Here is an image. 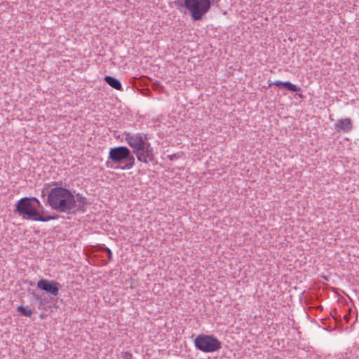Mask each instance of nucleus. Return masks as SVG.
Segmentation results:
<instances>
[{
  "label": "nucleus",
  "mask_w": 359,
  "mask_h": 359,
  "mask_svg": "<svg viewBox=\"0 0 359 359\" xmlns=\"http://www.w3.org/2000/svg\"><path fill=\"white\" fill-rule=\"evenodd\" d=\"M47 203L58 212L76 215L85 212L88 201L80 194H74L69 189L57 187L52 188L47 197Z\"/></svg>",
  "instance_id": "nucleus-1"
},
{
  "label": "nucleus",
  "mask_w": 359,
  "mask_h": 359,
  "mask_svg": "<svg viewBox=\"0 0 359 359\" xmlns=\"http://www.w3.org/2000/svg\"><path fill=\"white\" fill-rule=\"evenodd\" d=\"M14 212L24 219L48 222L57 219L55 215H43V207L35 197H24L15 205Z\"/></svg>",
  "instance_id": "nucleus-2"
},
{
  "label": "nucleus",
  "mask_w": 359,
  "mask_h": 359,
  "mask_svg": "<svg viewBox=\"0 0 359 359\" xmlns=\"http://www.w3.org/2000/svg\"><path fill=\"white\" fill-rule=\"evenodd\" d=\"M125 140L133 149L137 160L144 163L153 162L155 158L154 149L150 143L148 142L147 135H142L141 133L131 135L128 133L125 134Z\"/></svg>",
  "instance_id": "nucleus-3"
},
{
  "label": "nucleus",
  "mask_w": 359,
  "mask_h": 359,
  "mask_svg": "<svg viewBox=\"0 0 359 359\" xmlns=\"http://www.w3.org/2000/svg\"><path fill=\"white\" fill-rule=\"evenodd\" d=\"M212 2V0H176L174 3L178 7L186 8L193 21H199L210 11Z\"/></svg>",
  "instance_id": "nucleus-4"
},
{
  "label": "nucleus",
  "mask_w": 359,
  "mask_h": 359,
  "mask_svg": "<svg viewBox=\"0 0 359 359\" xmlns=\"http://www.w3.org/2000/svg\"><path fill=\"white\" fill-rule=\"evenodd\" d=\"M109 159L117 163L122 170H129L135 165V157L131 151L126 147L119 146L111 148Z\"/></svg>",
  "instance_id": "nucleus-5"
},
{
  "label": "nucleus",
  "mask_w": 359,
  "mask_h": 359,
  "mask_svg": "<svg viewBox=\"0 0 359 359\" xmlns=\"http://www.w3.org/2000/svg\"><path fill=\"white\" fill-rule=\"evenodd\" d=\"M195 347L204 353H212L222 348V343L214 335L201 334L194 339Z\"/></svg>",
  "instance_id": "nucleus-6"
},
{
  "label": "nucleus",
  "mask_w": 359,
  "mask_h": 359,
  "mask_svg": "<svg viewBox=\"0 0 359 359\" xmlns=\"http://www.w3.org/2000/svg\"><path fill=\"white\" fill-rule=\"evenodd\" d=\"M37 287L53 296H57L61 287L60 283L55 280L41 279L37 283Z\"/></svg>",
  "instance_id": "nucleus-7"
},
{
  "label": "nucleus",
  "mask_w": 359,
  "mask_h": 359,
  "mask_svg": "<svg viewBox=\"0 0 359 359\" xmlns=\"http://www.w3.org/2000/svg\"><path fill=\"white\" fill-rule=\"evenodd\" d=\"M334 128L337 132H349L353 128L352 121L349 118L339 119L334 124Z\"/></svg>",
  "instance_id": "nucleus-8"
},
{
  "label": "nucleus",
  "mask_w": 359,
  "mask_h": 359,
  "mask_svg": "<svg viewBox=\"0 0 359 359\" xmlns=\"http://www.w3.org/2000/svg\"><path fill=\"white\" fill-rule=\"evenodd\" d=\"M273 83L276 86L284 88L291 92H299L301 90V88L299 87L294 84H292L290 81H276L273 82Z\"/></svg>",
  "instance_id": "nucleus-9"
},
{
  "label": "nucleus",
  "mask_w": 359,
  "mask_h": 359,
  "mask_svg": "<svg viewBox=\"0 0 359 359\" xmlns=\"http://www.w3.org/2000/svg\"><path fill=\"white\" fill-rule=\"evenodd\" d=\"M104 81L111 88L118 90H122V85L121 83L116 78L111 76H106L104 78Z\"/></svg>",
  "instance_id": "nucleus-10"
},
{
  "label": "nucleus",
  "mask_w": 359,
  "mask_h": 359,
  "mask_svg": "<svg viewBox=\"0 0 359 359\" xmlns=\"http://www.w3.org/2000/svg\"><path fill=\"white\" fill-rule=\"evenodd\" d=\"M17 311L23 316L31 317L33 314V310L29 309L28 307H25L23 306H18L17 307Z\"/></svg>",
  "instance_id": "nucleus-11"
},
{
  "label": "nucleus",
  "mask_w": 359,
  "mask_h": 359,
  "mask_svg": "<svg viewBox=\"0 0 359 359\" xmlns=\"http://www.w3.org/2000/svg\"><path fill=\"white\" fill-rule=\"evenodd\" d=\"M102 250L104 251V252H106L107 255L108 256V259L109 260H111V259H112V252H111V250L109 248L104 247V248H102Z\"/></svg>",
  "instance_id": "nucleus-12"
},
{
  "label": "nucleus",
  "mask_w": 359,
  "mask_h": 359,
  "mask_svg": "<svg viewBox=\"0 0 359 359\" xmlns=\"http://www.w3.org/2000/svg\"><path fill=\"white\" fill-rule=\"evenodd\" d=\"M123 359H132V354L128 351L122 352L121 354Z\"/></svg>",
  "instance_id": "nucleus-13"
},
{
  "label": "nucleus",
  "mask_w": 359,
  "mask_h": 359,
  "mask_svg": "<svg viewBox=\"0 0 359 359\" xmlns=\"http://www.w3.org/2000/svg\"><path fill=\"white\" fill-rule=\"evenodd\" d=\"M344 319L346 320V323L348 322L349 320V314H346L344 316Z\"/></svg>",
  "instance_id": "nucleus-14"
},
{
  "label": "nucleus",
  "mask_w": 359,
  "mask_h": 359,
  "mask_svg": "<svg viewBox=\"0 0 359 359\" xmlns=\"http://www.w3.org/2000/svg\"><path fill=\"white\" fill-rule=\"evenodd\" d=\"M268 85L270 87V86L274 85V83H273V82H272L271 81L269 80V81H268Z\"/></svg>",
  "instance_id": "nucleus-15"
},
{
  "label": "nucleus",
  "mask_w": 359,
  "mask_h": 359,
  "mask_svg": "<svg viewBox=\"0 0 359 359\" xmlns=\"http://www.w3.org/2000/svg\"><path fill=\"white\" fill-rule=\"evenodd\" d=\"M40 318H41V319H43V318H45V316H44L43 314H41V315H40Z\"/></svg>",
  "instance_id": "nucleus-16"
}]
</instances>
